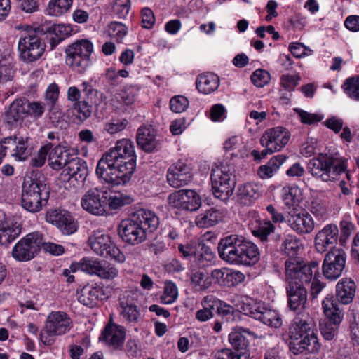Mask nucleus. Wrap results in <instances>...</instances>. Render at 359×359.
Wrapping results in <instances>:
<instances>
[{
    "label": "nucleus",
    "instance_id": "obj_24",
    "mask_svg": "<svg viewBox=\"0 0 359 359\" xmlns=\"http://www.w3.org/2000/svg\"><path fill=\"white\" fill-rule=\"evenodd\" d=\"M126 338V329L114 323H109L102 331L100 341H104L114 350L121 349Z\"/></svg>",
    "mask_w": 359,
    "mask_h": 359
},
{
    "label": "nucleus",
    "instance_id": "obj_56",
    "mask_svg": "<svg viewBox=\"0 0 359 359\" xmlns=\"http://www.w3.org/2000/svg\"><path fill=\"white\" fill-rule=\"evenodd\" d=\"M206 278L203 280V289L216 285L223 278L224 273L220 269L205 270Z\"/></svg>",
    "mask_w": 359,
    "mask_h": 359
},
{
    "label": "nucleus",
    "instance_id": "obj_42",
    "mask_svg": "<svg viewBox=\"0 0 359 359\" xmlns=\"http://www.w3.org/2000/svg\"><path fill=\"white\" fill-rule=\"evenodd\" d=\"M72 0H51L48 6L50 15L60 16L67 13L71 8Z\"/></svg>",
    "mask_w": 359,
    "mask_h": 359
},
{
    "label": "nucleus",
    "instance_id": "obj_47",
    "mask_svg": "<svg viewBox=\"0 0 359 359\" xmlns=\"http://www.w3.org/2000/svg\"><path fill=\"white\" fill-rule=\"evenodd\" d=\"M219 303L212 296L203 298V321L211 318L217 313Z\"/></svg>",
    "mask_w": 359,
    "mask_h": 359
},
{
    "label": "nucleus",
    "instance_id": "obj_31",
    "mask_svg": "<svg viewBox=\"0 0 359 359\" xmlns=\"http://www.w3.org/2000/svg\"><path fill=\"white\" fill-rule=\"evenodd\" d=\"M229 341L236 353L231 350V357L233 359H248L250 356L249 341L239 330H234L229 335Z\"/></svg>",
    "mask_w": 359,
    "mask_h": 359
},
{
    "label": "nucleus",
    "instance_id": "obj_7",
    "mask_svg": "<svg viewBox=\"0 0 359 359\" xmlns=\"http://www.w3.org/2000/svg\"><path fill=\"white\" fill-rule=\"evenodd\" d=\"M93 43L87 39L78 40L65 50L66 64L78 73L86 72L90 65Z\"/></svg>",
    "mask_w": 359,
    "mask_h": 359
},
{
    "label": "nucleus",
    "instance_id": "obj_3",
    "mask_svg": "<svg viewBox=\"0 0 359 359\" xmlns=\"http://www.w3.org/2000/svg\"><path fill=\"white\" fill-rule=\"evenodd\" d=\"M159 224L155 212L140 209L130 218L123 219L117 227L118 234L125 243L136 245L145 241Z\"/></svg>",
    "mask_w": 359,
    "mask_h": 359
},
{
    "label": "nucleus",
    "instance_id": "obj_8",
    "mask_svg": "<svg viewBox=\"0 0 359 359\" xmlns=\"http://www.w3.org/2000/svg\"><path fill=\"white\" fill-rule=\"evenodd\" d=\"M210 180L215 198L225 201L233 194L236 184L235 170L233 167L222 165L212 169Z\"/></svg>",
    "mask_w": 359,
    "mask_h": 359
},
{
    "label": "nucleus",
    "instance_id": "obj_14",
    "mask_svg": "<svg viewBox=\"0 0 359 359\" xmlns=\"http://www.w3.org/2000/svg\"><path fill=\"white\" fill-rule=\"evenodd\" d=\"M169 205L176 209L196 211L201 205V196L194 190L181 189L169 195Z\"/></svg>",
    "mask_w": 359,
    "mask_h": 359
},
{
    "label": "nucleus",
    "instance_id": "obj_50",
    "mask_svg": "<svg viewBox=\"0 0 359 359\" xmlns=\"http://www.w3.org/2000/svg\"><path fill=\"white\" fill-rule=\"evenodd\" d=\"M339 325L323 320L320 324L322 336L326 340H332L338 333Z\"/></svg>",
    "mask_w": 359,
    "mask_h": 359
},
{
    "label": "nucleus",
    "instance_id": "obj_10",
    "mask_svg": "<svg viewBox=\"0 0 359 359\" xmlns=\"http://www.w3.org/2000/svg\"><path fill=\"white\" fill-rule=\"evenodd\" d=\"M72 327V321L63 311H52L47 317L45 327L41 332L40 338L44 344L50 345L54 340L52 336L62 335Z\"/></svg>",
    "mask_w": 359,
    "mask_h": 359
},
{
    "label": "nucleus",
    "instance_id": "obj_34",
    "mask_svg": "<svg viewBox=\"0 0 359 359\" xmlns=\"http://www.w3.org/2000/svg\"><path fill=\"white\" fill-rule=\"evenodd\" d=\"M20 233V225L17 222L8 220L0 226V245L8 247Z\"/></svg>",
    "mask_w": 359,
    "mask_h": 359
},
{
    "label": "nucleus",
    "instance_id": "obj_60",
    "mask_svg": "<svg viewBox=\"0 0 359 359\" xmlns=\"http://www.w3.org/2000/svg\"><path fill=\"white\" fill-rule=\"evenodd\" d=\"M251 81L257 87H263L268 83L270 75L268 72L263 69H257L251 75Z\"/></svg>",
    "mask_w": 359,
    "mask_h": 359
},
{
    "label": "nucleus",
    "instance_id": "obj_37",
    "mask_svg": "<svg viewBox=\"0 0 359 359\" xmlns=\"http://www.w3.org/2000/svg\"><path fill=\"white\" fill-rule=\"evenodd\" d=\"M301 247H302V243L299 238L294 235H287L281 243L280 251L282 254L291 258L290 261L297 262L294 259L297 257Z\"/></svg>",
    "mask_w": 359,
    "mask_h": 359
},
{
    "label": "nucleus",
    "instance_id": "obj_43",
    "mask_svg": "<svg viewBox=\"0 0 359 359\" xmlns=\"http://www.w3.org/2000/svg\"><path fill=\"white\" fill-rule=\"evenodd\" d=\"M134 201L133 198L128 194L116 193L107 196L109 207L111 210H118L125 205L131 204Z\"/></svg>",
    "mask_w": 359,
    "mask_h": 359
},
{
    "label": "nucleus",
    "instance_id": "obj_64",
    "mask_svg": "<svg viewBox=\"0 0 359 359\" xmlns=\"http://www.w3.org/2000/svg\"><path fill=\"white\" fill-rule=\"evenodd\" d=\"M60 90L57 84L51 83L48 87L46 91L45 99L48 102V104H50L51 107H53L55 104L57 102L59 97Z\"/></svg>",
    "mask_w": 359,
    "mask_h": 359
},
{
    "label": "nucleus",
    "instance_id": "obj_26",
    "mask_svg": "<svg viewBox=\"0 0 359 359\" xmlns=\"http://www.w3.org/2000/svg\"><path fill=\"white\" fill-rule=\"evenodd\" d=\"M107 299L102 287L97 285H85L78 292V300L80 303L89 307H94L100 301Z\"/></svg>",
    "mask_w": 359,
    "mask_h": 359
},
{
    "label": "nucleus",
    "instance_id": "obj_15",
    "mask_svg": "<svg viewBox=\"0 0 359 359\" xmlns=\"http://www.w3.org/2000/svg\"><path fill=\"white\" fill-rule=\"evenodd\" d=\"M107 192L97 188L89 189L82 196L81 205L87 212L95 215L106 212Z\"/></svg>",
    "mask_w": 359,
    "mask_h": 359
},
{
    "label": "nucleus",
    "instance_id": "obj_20",
    "mask_svg": "<svg viewBox=\"0 0 359 359\" xmlns=\"http://www.w3.org/2000/svg\"><path fill=\"white\" fill-rule=\"evenodd\" d=\"M290 139V133L285 128L276 127L266 130L260 139L261 144L271 151H278Z\"/></svg>",
    "mask_w": 359,
    "mask_h": 359
},
{
    "label": "nucleus",
    "instance_id": "obj_18",
    "mask_svg": "<svg viewBox=\"0 0 359 359\" xmlns=\"http://www.w3.org/2000/svg\"><path fill=\"white\" fill-rule=\"evenodd\" d=\"M3 156L10 155L17 161H25L30 156L27 139L16 136L8 137L1 142Z\"/></svg>",
    "mask_w": 359,
    "mask_h": 359
},
{
    "label": "nucleus",
    "instance_id": "obj_33",
    "mask_svg": "<svg viewBox=\"0 0 359 359\" xmlns=\"http://www.w3.org/2000/svg\"><path fill=\"white\" fill-rule=\"evenodd\" d=\"M236 306H237V311H243L245 314L249 315L256 320L259 312L264 308L262 302L248 296L238 297Z\"/></svg>",
    "mask_w": 359,
    "mask_h": 359
},
{
    "label": "nucleus",
    "instance_id": "obj_35",
    "mask_svg": "<svg viewBox=\"0 0 359 359\" xmlns=\"http://www.w3.org/2000/svg\"><path fill=\"white\" fill-rule=\"evenodd\" d=\"M72 31L73 29L70 25L60 24L50 27L47 31V37L51 49H53L61 41L70 36Z\"/></svg>",
    "mask_w": 359,
    "mask_h": 359
},
{
    "label": "nucleus",
    "instance_id": "obj_46",
    "mask_svg": "<svg viewBox=\"0 0 359 359\" xmlns=\"http://www.w3.org/2000/svg\"><path fill=\"white\" fill-rule=\"evenodd\" d=\"M274 225L270 221H266L260 223L258 228L252 233L255 236L258 237L262 242L264 243L268 241L269 236L274 232Z\"/></svg>",
    "mask_w": 359,
    "mask_h": 359
},
{
    "label": "nucleus",
    "instance_id": "obj_36",
    "mask_svg": "<svg viewBox=\"0 0 359 359\" xmlns=\"http://www.w3.org/2000/svg\"><path fill=\"white\" fill-rule=\"evenodd\" d=\"M236 196L241 204L250 205L259 197L258 187L256 184L252 183L241 185L238 188Z\"/></svg>",
    "mask_w": 359,
    "mask_h": 359
},
{
    "label": "nucleus",
    "instance_id": "obj_25",
    "mask_svg": "<svg viewBox=\"0 0 359 359\" xmlns=\"http://www.w3.org/2000/svg\"><path fill=\"white\" fill-rule=\"evenodd\" d=\"M65 170L69 176L70 183L75 182L76 184L74 185L76 187H81L83 185L88 175V167L85 161L74 156Z\"/></svg>",
    "mask_w": 359,
    "mask_h": 359
},
{
    "label": "nucleus",
    "instance_id": "obj_48",
    "mask_svg": "<svg viewBox=\"0 0 359 359\" xmlns=\"http://www.w3.org/2000/svg\"><path fill=\"white\" fill-rule=\"evenodd\" d=\"M219 85V79L213 73H207L203 75V94H209L217 89Z\"/></svg>",
    "mask_w": 359,
    "mask_h": 359
},
{
    "label": "nucleus",
    "instance_id": "obj_61",
    "mask_svg": "<svg viewBox=\"0 0 359 359\" xmlns=\"http://www.w3.org/2000/svg\"><path fill=\"white\" fill-rule=\"evenodd\" d=\"M74 109L80 120L84 121L91 115V107L85 101L74 103Z\"/></svg>",
    "mask_w": 359,
    "mask_h": 359
},
{
    "label": "nucleus",
    "instance_id": "obj_29",
    "mask_svg": "<svg viewBox=\"0 0 359 359\" xmlns=\"http://www.w3.org/2000/svg\"><path fill=\"white\" fill-rule=\"evenodd\" d=\"M27 117V99L20 97L13 100L5 112V119L7 123L13 126L22 121Z\"/></svg>",
    "mask_w": 359,
    "mask_h": 359
},
{
    "label": "nucleus",
    "instance_id": "obj_63",
    "mask_svg": "<svg viewBox=\"0 0 359 359\" xmlns=\"http://www.w3.org/2000/svg\"><path fill=\"white\" fill-rule=\"evenodd\" d=\"M237 309H236L232 306L226 303L219 302L217 313L225 317L227 321L234 320L235 313H238Z\"/></svg>",
    "mask_w": 359,
    "mask_h": 359
},
{
    "label": "nucleus",
    "instance_id": "obj_28",
    "mask_svg": "<svg viewBox=\"0 0 359 359\" xmlns=\"http://www.w3.org/2000/svg\"><path fill=\"white\" fill-rule=\"evenodd\" d=\"M51 147L52 145H50L48 159L49 166L55 170H60L62 168L66 169L67 164L69 163L74 155L71 154L69 150L60 146H57L53 149H51Z\"/></svg>",
    "mask_w": 359,
    "mask_h": 359
},
{
    "label": "nucleus",
    "instance_id": "obj_41",
    "mask_svg": "<svg viewBox=\"0 0 359 359\" xmlns=\"http://www.w3.org/2000/svg\"><path fill=\"white\" fill-rule=\"evenodd\" d=\"M257 320L268 326L273 327H279L282 324L280 315L276 311L266 309L264 306L262 311L259 312Z\"/></svg>",
    "mask_w": 359,
    "mask_h": 359
},
{
    "label": "nucleus",
    "instance_id": "obj_32",
    "mask_svg": "<svg viewBox=\"0 0 359 359\" xmlns=\"http://www.w3.org/2000/svg\"><path fill=\"white\" fill-rule=\"evenodd\" d=\"M156 132L151 126H142L137 130V144L146 152H152L158 146Z\"/></svg>",
    "mask_w": 359,
    "mask_h": 359
},
{
    "label": "nucleus",
    "instance_id": "obj_40",
    "mask_svg": "<svg viewBox=\"0 0 359 359\" xmlns=\"http://www.w3.org/2000/svg\"><path fill=\"white\" fill-rule=\"evenodd\" d=\"M285 159L286 156L284 155H277L273 157L266 165H261L259 168L257 175L262 179L271 177L278 171Z\"/></svg>",
    "mask_w": 359,
    "mask_h": 359
},
{
    "label": "nucleus",
    "instance_id": "obj_19",
    "mask_svg": "<svg viewBox=\"0 0 359 359\" xmlns=\"http://www.w3.org/2000/svg\"><path fill=\"white\" fill-rule=\"evenodd\" d=\"M166 177L170 186L180 188L188 184L192 180V169L187 163L178 161L169 167Z\"/></svg>",
    "mask_w": 359,
    "mask_h": 359
},
{
    "label": "nucleus",
    "instance_id": "obj_53",
    "mask_svg": "<svg viewBox=\"0 0 359 359\" xmlns=\"http://www.w3.org/2000/svg\"><path fill=\"white\" fill-rule=\"evenodd\" d=\"M130 0H114L112 10L118 18H125L130 11Z\"/></svg>",
    "mask_w": 359,
    "mask_h": 359
},
{
    "label": "nucleus",
    "instance_id": "obj_62",
    "mask_svg": "<svg viewBox=\"0 0 359 359\" xmlns=\"http://www.w3.org/2000/svg\"><path fill=\"white\" fill-rule=\"evenodd\" d=\"M294 111L299 116L301 121L305 124H313L320 121L323 116L318 114H311L300 109H295Z\"/></svg>",
    "mask_w": 359,
    "mask_h": 359
},
{
    "label": "nucleus",
    "instance_id": "obj_13",
    "mask_svg": "<svg viewBox=\"0 0 359 359\" xmlns=\"http://www.w3.org/2000/svg\"><path fill=\"white\" fill-rule=\"evenodd\" d=\"M346 259V255L343 249L329 250L322 265L324 277L329 280H334L340 277L345 268Z\"/></svg>",
    "mask_w": 359,
    "mask_h": 359
},
{
    "label": "nucleus",
    "instance_id": "obj_49",
    "mask_svg": "<svg viewBox=\"0 0 359 359\" xmlns=\"http://www.w3.org/2000/svg\"><path fill=\"white\" fill-rule=\"evenodd\" d=\"M27 116L34 119L41 118L45 111V104L38 101H29L27 99Z\"/></svg>",
    "mask_w": 359,
    "mask_h": 359
},
{
    "label": "nucleus",
    "instance_id": "obj_11",
    "mask_svg": "<svg viewBox=\"0 0 359 359\" xmlns=\"http://www.w3.org/2000/svg\"><path fill=\"white\" fill-rule=\"evenodd\" d=\"M45 47L36 30L33 29H29L22 33L18 41L20 58L26 62L39 60L43 54Z\"/></svg>",
    "mask_w": 359,
    "mask_h": 359
},
{
    "label": "nucleus",
    "instance_id": "obj_2",
    "mask_svg": "<svg viewBox=\"0 0 359 359\" xmlns=\"http://www.w3.org/2000/svg\"><path fill=\"white\" fill-rule=\"evenodd\" d=\"M286 292L288 306L292 311L304 309L307 304L308 292L304 283H309L313 276L318 273V262L307 264L292 261H285Z\"/></svg>",
    "mask_w": 359,
    "mask_h": 359
},
{
    "label": "nucleus",
    "instance_id": "obj_12",
    "mask_svg": "<svg viewBox=\"0 0 359 359\" xmlns=\"http://www.w3.org/2000/svg\"><path fill=\"white\" fill-rule=\"evenodd\" d=\"M43 244V235L33 232L21 238L13 247L12 255L19 262H27L33 259L40 251Z\"/></svg>",
    "mask_w": 359,
    "mask_h": 359
},
{
    "label": "nucleus",
    "instance_id": "obj_58",
    "mask_svg": "<svg viewBox=\"0 0 359 359\" xmlns=\"http://www.w3.org/2000/svg\"><path fill=\"white\" fill-rule=\"evenodd\" d=\"M120 314L126 321L131 323H137L140 318V312L137 306L121 309Z\"/></svg>",
    "mask_w": 359,
    "mask_h": 359
},
{
    "label": "nucleus",
    "instance_id": "obj_21",
    "mask_svg": "<svg viewBox=\"0 0 359 359\" xmlns=\"http://www.w3.org/2000/svg\"><path fill=\"white\" fill-rule=\"evenodd\" d=\"M245 241L244 237L237 234H230L222 238L217 250L220 257L232 264L238 257V252Z\"/></svg>",
    "mask_w": 359,
    "mask_h": 359
},
{
    "label": "nucleus",
    "instance_id": "obj_1",
    "mask_svg": "<svg viewBox=\"0 0 359 359\" xmlns=\"http://www.w3.org/2000/svg\"><path fill=\"white\" fill-rule=\"evenodd\" d=\"M136 165V155L133 142L118 140L99 160L96 174L106 182L119 185L128 182Z\"/></svg>",
    "mask_w": 359,
    "mask_h": 359
},
{
    "label": "nucleus",
    "instance_id": "obj_54",
    "mask_svg": "<svg viewBox=\"0 0 359 359\" xmlns=\"http://www.w3.org/2000/svg\"><path fill=\"white\" fill-rule=\"evenodd\" d=\"M126 32V27L121 22H113L109 25V35L117 41H121Z\"/></svg>",
    "mask_w": 359,
    "mask_h": 359
},
{
    "label": "nucleus",
    "instance_id": "obj_4",
    "mask_svg": "<svg viewBox=\"0 0 359 359\" xmlns=\"http://www.w3.org/2000/svg\"><path fill=\"white\" fill-rule=\"evenodd\" d=\"M290 351L294 355L304 351L317 353L320 348L318 338L313 331V323L309 318L296 317L289 328Z\"/></svg>",
    "mask_w": 359,
    "mask_h": 359
},
{
    "label": "nucleus",
    "instance_id": "obj_22",
    "mask_svg": "<svg viewBox=\"0 0 359 359\" xmlns=\"http://www.w3.org/2000/svg\"><path fill=\"white\" fill-rule=\"evenodd\" d=\"M339 239V229L336 224H330L320 230L315 236V248L317 252L324 253L332 249H337L335 245Z\"/></svg>",
    "mask_w": 359,
    "mask_h": 359
},
{
    "label": "nucleus",
    "instance_id": "obj_38",
    "mask_svg": "<svg viewBox=\"0 0 359 359\" xmlns=\"http://www.w3.org/2000/svg\"><path fill=\"white\" fill-rule=\"evenodd\" d=\"M322 306L325 316L323 320L340 325L343 319V313L338 303L331 298H325L322 302Z\"/></svg>",
    "mask_w": 359,
    "mask_h": 359
},
{
    "label": "nucleus",
    "instance_id": "obj_9",
    "mask_svg": "<svg viewBox=\"0 0 359 359\" xmlns=\"http://www.w3.org/2000/svg\"><path fill=\"white\" fill-rule=\"evenodd\" d=\"M88 245L100 257L120 263L126 260L124 254L113 243L111 236L102 231H94L88 238Z\"/></svg>",
    "mask_w": 359,
    "mask_h": 359
},
{
    "label": "nucleus",
    "instance_id": "obj_30",
    "mask_svg": "<svg viewBox=\"0 0 359 359\" xmlns=\"http://www.w3.org/2000/svg\"><path fill=\"white\" fill-rule=\"evenodd\" d=\"M260 253L258 248L252 242L244 241L238 255L233 262V264L252 266L259 260Z\"/></svg>",
    "mask_w": 359,
    "mask_h": 359
},
{
    "label": "nucleus",
    "instance_id": "obj_5",
    "mask_svg": "<svg viewBox=\"0 0 359 359\" xmlns=\"http://www.w3.org/2000/svg\"><path fill=\"white\" fill-rule=\"evenodd\" d=\"M347 160L338 154H320L311 159L307 169L312 176L323 182H334L347 170Z\"/></svg>",
    "mask_w": 359,
    "mask_h": 359
},
{
    "label": "nucleus",
    "instance_id": "obj_45",
    "mask_svg": "<svg viewBox=\"0 0 359 359\" xmlns=\"http://www.w3.org/2000/svg\"><path fill=\"white\" fill-rule=\"evenodd\" d=\"M178 297V290L176 285L171 281H166L164 292L161 297V301L165 304H172Z\"/></svg>",
    "mask_w": 359,
    "mask_h": 359
},
{
    "label": "nucleus",
    "instance_id": "obj_6",
    "mask_svg": "<svg viewBox=\"0 0 359 359\" xmlns=\"http://www.w3.org/2000/svg\"><path fill=\"white\" fill-rule=\"evenodd\" d=\"M50 189L43 181L28 178L22 184L21 205L27 211L36 213L40 212L48 203Z\"/></svg>",
    "mask_w": 359,
    "mask_h": 359
},
{
    "label": "nucleus",
    "instance_id": "obj_57",
    "mask_svg": "<svg viewBox=\"0 0 359 359\" xmlns=\"http://www.w3.org/2000/svg\"><path fill=\"white\" fill-rule=\"evenodd\" d=\"M128 124L126 118L113 119L104 125V130L109 134H115L123 130Z\"/></svg>",
    "mask_w": 359,
    "mask_h": 359
},
{
    "label": "nucleus",
    "instance_id": "obj_44",
    "mask_svg": "<svg viewBox=\"0 0 359 359\" xmlns=\"http://www.w3.org/2000/svg\"><path fill=\"white\" fill-rule=\"evenodd\" d=\"M342 87L351 99L359 101V76L346 79Z\"/></svg>",
    "mask_w": 359,
    "mask_h": 359
},
{
    "label": "nucleus",
    "instance_id": "obj_23",
    "mask_svg": "<svg viewBox=\"0 0 359 359\" xmlns=\"http://www.w3.org/2000/svg\"><path fill=\"white\" fill-rule=\"evenodd\" d=\"M289 226L298 234H308L314 229V221L306 210L300 212L293 210L287 217Z\"/></svg>",
    "mask_w": 359,
    "mask_h": 359
},
{
    "label": "nucleus",
    "instance_id": "obj_17",
    "mask_svg": "<svg viewBox=\"0 0 359 359\" xmlns=\"http://www.w3.org/2000/svg\"><path fill=\"white\" fill-rule=\"evenodd\" d=\"M46 220L55 225L65 235H71L76 231L77 222L67 210L55 209L49 210L46 215Z\"/></svg>",
    "mask_w": 359,
    "mask_h": 359
},
{
    "label": "nucleus",
    "instance_id": "obj_59",
    "mask_svg": "<svg viewBox=\"0 0 359 359\" xmlns=\"http://www.w3.org/2000/svg\"><path fill=\"white\" fill-rule=\"evenodd\" d=\"M137 294L132 291H125L119 295L118 304L121 309L136 306Z\"/></svg>",
    "mask_w": 359,
    "mask_h": 359
},
{
    "label": "nucleus",
    "instance_id": "obj_51",
    "mask_svg": "<svg viewBox=\"0 0 359 359\" xmlns=\"http://www.w3.org/2000/svg\"><path fill=\"white\" fill-rule=\"evenodd\" d=\"M319 276V268L318 267V273L315 274L310 281L311 286L309 288V294L311 300L317 299L326 285L325 283L318 279Z\"/></svg>",
    "mask_w": 359,
    "mask_h": 359
},
{
    "label": "nucleus",
    "instance_id": "obj_52",
    "mask_svg": "<svg viewBox=\"0 0 359 359\" xmlns=\"http://www.w3.org/2000/svg\"><path fill=\"white\" fill-rule=\"evenodd\" d=\"M222 219V213L219 210L211 208L205 211L203 215V227L212 226L217 224Z\"/></svg>",
    "mask_w": 359,
    "mask_h": 359
},
{
    "label": "nucleus",
    "instance_id": "obj_55",
    "mask_svg": "<svg viewBox=\"0 0 359 359\" xmlns=\"http://www.w3.org/2000/svg\"><path fill=\"white\" fill-rule=\"evenodd\" d=\"M189 106L188 100L182 95L174 96L170 100V108L175 113L184 111Z\"/></svg>",
    "mask_w": 359,
    "mask_h": 359
},
{
    "label": "nucleus",
    "instance_id": "obj_39",
    "mask_svg": "<svg viewBox=\"0 0 359 359\" xmlns=\"http://www.w3.org/2000/svg\"><path fill=\"white\" fill-rule=\"evenodd\" d=\"M15 74V68L12 56L0 53V84L11 81Z\"/></svg>",
    "mask_w": 359,
    "mask_h": 359
},
{
    "label": "nucleus",
    "instance_id": "obj_16",
    "mask_svg": "<svg viewBox=\"0 0 359 359\" xmlns=\"http://www.w3.org/2000/svg\"><path fill=\"white\" fill-rule=\"evenodd\" d=\"M79 267L83 271L105 280L114 279L118 274V269L114 265L97 259L84 258L80 262Z\"/></svg>",
    "mask_w": 359,
    "mask_h": 359
},
{
    "label": "nucleus",
    "instance_id": "obj_27",
    "mask_svg": "<svg viewBox=\"0 0 359 359\" xmlns=\"http://www.w3.org/2000/svg\"><path fill=\"white\" fill-rule=\"evenodd\" d=\"M356 284L348 278L341 279L335 286L336 302L344 305L351 304L355 295Z\"/></svg>",
    "mask_w": 359,
    "mask_h": 359
}]
</instances>
